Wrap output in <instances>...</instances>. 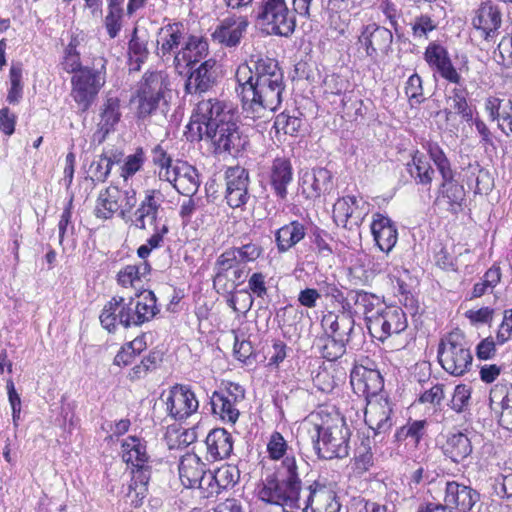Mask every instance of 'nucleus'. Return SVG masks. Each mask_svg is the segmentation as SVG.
<instances>
[{
    "label": "nucleus",
    "mask_w": 512,
    "mask_h": 512,
    "mask_svg": "<svg viewBox=\"0 0 512 512\" xmlns=\"http://www.w3.org/2000/svg\"><path fill=\"white\" fill-rule=\"evenodd\" d=\"M215 474L223 489L233 487L240 479V471L234 465H223L215 470Z\"/></svg>",
    "instance_id": "61"
},
{
    "label": "nucleus",
    "mask_w": 512,
    "mask_h": 512,
    "mask_svg": "<svg viewBox=\"0 0 512 512\" xmlns=\"http://www.w3.org/2000/svg\"><path fill=\"white\" fill-rule=\"evenodd\" d=\"M121 447L122 459L131 468V481L125 497L132 506L139 507L148 494L152 460L147 454L146 445L135 436L126 438Z\"/></svg>",
    "instance_id": "3"
},
{
    "label": "nucleus",
    "mask_w": 512,
    "mask_h": 512,
    "mask_svg": "<svg viewBox=\"0 0 512 512\" xmlns=\"http://www.w3.org/2000/svg\"><path fill=\"white\" fill-rule=\"evenodd\" d=\"M427 152L431 160L436 165L440 175L447 178L453 170L451 169L450 162L440 146L437 143H428Z\"/></svg>",
    "instance_id": "54"
},
{
    "label": "nucleus",
    "mask_w": 512,
    "mask_h": 512,
    "mask_svg": "<svg viewBox=\"0 0 512 512\" xmlns=\"http://www.w3.org/2000/svg\"><path fill=\"white\" fill-rule=\"evenodd\" d=\"M227 304L234 312L246 313L252 307L253 299L251 294L246 291H240L238 294H231L227 298Z\"/></svg>",
    "instance_id": "62"
},
{
    "label": "nucleus",
    "mask_w": 512,
    "mask_h": 512,
    "mask_svg": "<svg viewBox=\"0 0 512 512\" xmlns=\"http://www.w3.org/2000/svg\"><path fill=\"white\" fill-rule=\"evenodd\" d=\"M229 118H233L232 107L225 101L209 98L200 101L187 125L186 135L190 141H200L205 134Z\"/></svg>",
    "instance_id": "5"
},
{
    "label": "nucleus",
    "mask_w": 512,
    "mask_h": 512,
    "mask_svg": "<svg viewBox=\"0 0 512 512\" xmlns=\"http://www.w3.org/2000/svg\"><path fill=\"white\" fill-rule=\"evenodd\" d=\"M393 35L389 29L368 24L363 27L358 37V44L368 57L375 58L378 50L387 48L392 43Z\"/></svg>",
    "instance_id": "25"
},
{
    "label": "nucleus",
    "mask_w": 512,
    "mask_h": 512,
    "mask_svg": "<svg viewBox=\"0 0 512 512\" xmlns=\"http://www.w3.org/2000/svg\"><path fill=\"white\" fill-rule=\"evenodd\" d=\"M62 69L67 73L76 74L79 70L83 69L81 66L80 54L76 50V44L71 41L64 50V55L61 61Z\"/></svg>",
    "instance_id": "55"
},
{
    "label": "nucleus",
    "mask_w": 512,
    "mask_h": 512,
    "mask_svg": "<svg viewBox=\"0 0 512 512\" xmlns=\"http://www.w3.org/2000/svg\"><path fill=\"white\" fill-rule=\"evenodd\" d=\"M168 86L169 78L165 71H147L142 76L137 90L162 100Z\"/></svg>",
    "instance_id": "41"
},
{
    "label": "nucleus",
    "mask_w": 512,
    "mask_h": 512,
    "mask_svg": "<svg viewBox=\"0 0 512 512\" xmlns=\"http://www.w3.org/2000/svg\"><path fill=\"white\" fill-rule=\"evenodd\" d=\"M436 23L428 15H420L412 24V31L415 37H426L427 34L436 29Z\"/></svg>",
    "instance_id": "63"
},
{
    "label": "nucleus",
    "mask_w": 512,
    "mask_h": 512,
    "mask_svg": "<svg viewBox=\"0 0 512 512\" xmlns=\"http://www.w3.org/2000/svg\"><path fill=\"white\" fill-rule=\"evenodd\" d=\"M122 9L119 0H110L109 11L105 18L107 32L111 38L117 36L121 29Z\"/></svg>",
    "instance_id": "53"
},
{
    "label": "nucleus",
    "mask_w": 512,
    "mask_h": 512,
    "mask_svg": "<svg viewBox=\"0 0 512 512\" xmlns=\"http://www.w3.org/2000/svg\"><path fill=\"white\" fill-rule=\"evenodd\" d=\"M424 59L442 78L454 84L460 83L461 76L453 66L447 49L441 44L431 42L425 49Z\"/></svg>",
    "instance_id": "17"
},
{
    "label": "nucleus",
    "mask_w": 512,
    "mask_h": 512,
    "mask_svg": "<svg viewBox=\"0 0 512 512\" xmlns=\"http://www.w3.org/2000/svg\"><path fill=\"white\" fill-rule=\"evenodd\" d=\"M293 171L291 163L286 158H276L270 169V184L277 197L284 200L287 196V186L292 182Z\"/></svg>",
    "instance_id": "36"
},
{
    "label": "nucleus",
    "mask_w": 512,
    "mask_h": 512,
    "mask_svg": "<svg viewBox=\"0 0 512 512\" xmlns=\"http://www.w3.org/2000/svg\"><path fill=\"white\" fill-rule=\"evenodd\" d=\"M370 205L362 197L345 196L333 206V220L337 226L352 230L358 228L369 214Z\"/></svg>",
    "instance_id": "12"
},
{
    "label": "nucleus",
    "mask_w": 512,
    "mask_h": 512,
    "mask_svg": "<svg viewBox=\"0 0 512 512\" xmlns=\"http://www.w3.org/2000/svg\"><path fill=\"white\" fill-rule=\"evenodd\" d=\"M119 195L118 186L111 185L102 190L96 200L95 216L103 220L112 218L119 210V205L117 204Z\"/></svg>",
    "instance_id": "42"
},
{
    "label": "nucleus",
    "mask_w": 512,
    "mask_h": 512,
    "mask_svg": "<svg viewBox=\"0 0 512 512\" xmlns=\"http://www.w3.org/2000/svg\"><path fill=\"white\" fill-rule=\"evenodd\" d=\"M121 158L122 153L114 151L110 154L104 153L97 160H94L89 167L92 180L104 182L110 175L112 166L119 163Z\"/></svg>",
    "instance_id": "45"
},
{
    "label": "nucleus",
    "mask_w": 512,
    "mask_h": 512,
    "mask_svg": "<svg viewBox=\"0 0 512 512\" xmlns=\"http://www.w3.org/2000/svg\"><path fill=\"white\" fill-rule=\"evenodd\" d=\"M301 190L307 198H317L331 186V174L325 168L306 171L301 178Z\"/></svg>",
    "instance_id": "35"
},
{
    "label": "nucleus",
    "mask_w": 512,
    "mask_h": 512,
    "mask_svg": "<svg viewBox=\"0 0 512 512\" xmlns=\"http://www.w3.org/2000/svg\"><path fill=\"white\" fill-rule=\"evenodd\" d=\"M512 336V309L505 311L502 323L498 329L497 343L502 345Z\"/></svg>",
    "instance_id": "64"
},
{
    "label": "nucleus",
    "mask_w": 512,
    "mask_h": 512,
    "mask_svg": "<svg viewBox=\"0 0 512 512\" xmlns=\"http://www.w3.org/2000/svg\"><path fill=\"white\" fill-rule=\"evenodd\" d=\"M438 360L447 373L456 377L470 370L473 356L460 331H453L442 338L438 347Z\"/></svg>",
    "instance_id": "6"
},
{
    "label": "nucleus",
    "mask_w": 512,
    "mask_h": 512,
    "mask_svg": "<svg viewBox=\"0 0 512 512\" xmlns=\"http://www.w3.org/2000/svg\"><path fill=\"white\" fill-rule=\"evenodd\" d=\"M370 228L379 249L390 252L398 240L397 228L393 221L381 213H375Z\"/></svg>",
    "instance_id": "27"
},
{
    "label": "nucleus",
    "mask_w": 512,
    "mask_h": 512,
    "mask_svg": "<svg viewBox=\"0 0 512 512\" xmlns=\"http://www.w3.org/2000/svg\"><path fill=\"white\" fill-rule=\"evenodd\" d=\"M204 139H209L218 154L228 153L237 156L248 144V138L243 134L239 125L229 118L212 131L205 134Z\"/></svg>",
    "instance_id": "10"
},
{
    "label": "nucleus",
    "mask_w": 512,
    "mask_h": 512,
    "mask_svg": "<svg viewBox=\"0 0 512 512\" xmlns=\"http://www.w3.org/2000/svg\"><path fill=\"white\" fill-rule=\"evenodd\" d=\"M252 66L248 64H241L238 66L235 74L236 81L238 83V87L236 88L237 93L241 98V102L243 103L244 91L247 87L254 86L255 83V73H254V63L255 61H251Z\"/></svg>",
    "instance_id": "51"
},
{
    "label": "nucleus",
    "mask_w": 512,
    "mask_h": 512,
    "mask_svg": "<svg viewBox=\"0 0 512 512\" xmlns=\"http://www.w3.org/2000/svg\"><path fill=\"white\" fill-rule=\"evenodd\" d=\"M442 177V183L436 197V204L443 205L446 210L456 213L462 205L465 198L464 187L454 180V172H451L447 178Z\"/></svg>",
    "instance_id": "30"
},
{
    "label": "nucleus",
    "mask_w": 512,
    "mask_h": 512,
    "mask_svg": "<svg viewBox=\"0 0 512 512\" xmlns=\"http://www.w3.org/2000/svg\"><path fill=\"white\" fill-rule=\"evenodd\" d=\"M119 194V198L117 199V204L119 205L118 212L121 217H124L136 206V190L130 185H124L123 188H119Z\"/></svg>",
    "instance_id": "57"
},
{
    "label": "nucleus",
    "mask_w": 512,
    "mask_h": 512,
    "mask_svg": "<svg viewBox=\"0 0 512 512\" xmlns=\"http://www.w3.org/2000/svg\"><path fill=\"white\" fill-rule=\"evenodd\" d=\"M267 453L271 460L284 462L287 458H292L297 463L292 448L289 447L282 434L277 431L271 434L267 442Z\"/></svg>",
    "instance_id": "46"
},
{
    "label": "nucleus",
    "mask_w": 512,
    "mask_h": 512,
    "mask_svg": "<svg viewBox=\"0 0 512 512\" xmlns=\"http://www.w3.org/2000/svg\"><path fill=\"white\" fill-rule=\"evenodd\" d=\"M245 398L244 388L233 382L224 383L211 396L213 414L222 421L235 424L240 415V404Z\"/></svg>",
    "instance_id": "9"
},
{
    "label": "nucleus",
    "mask_w": 512,
    "mask_h": 512,
    "mask_svg": "<svg viewBox=\"0 0 512 512\" xmlns=\"http://www.w3.org/2000/svg\"><path fill=\"white\" fill-rule=\"evenodd\" d=\"M248 21L243 17H229L224 19L212 33V37L219 44L226 47L239 45L246 33Z\"/></svg>",
    "instance_id": "26"
},
{
    "label": "nucleus",
    "mask_w": 512,
    "mask_h": 512,
    "mask_svg": "<svg viewBox=\"0 0 512 512\" xmlns=\"http://www.w3.org/2000/svg\"><path fill=\"white\" fill-rule=\"evenodd\" d=\"M164 402L168 415L175 420H184L199 408L195 393L184 385L173 386L168 391Z\"/></svg>",
    "instance_id": "13"
},
{
    "label": "nucleus",
    "mask_w": 512,
    "mask_h": 512,
    "mask_svg": "<svg viewBox=\"0 0 512 512\" xmlns=\"http://www.w3.org/2000/svg\"><path fill=\"white\" fill-rule=\"evenodd\" d=\"M443 452L453 462L459 463L472 452L470 439L461 432L451 434L443 445Z\"/></svg>",
    "instance_id": "43"
},
{
    "label": "nucleus",
    "mask_w": 512,
    "mask_h": 512,
    "mask_svg": "<svg viewBox=\"0 0 512 512\" xmlns=\"http://www.w3.org/2000/svg\"><path fill=\"white\" fill-rule=\"evenodd\" d=\"M485 110L492 121L498 122V128L506 135L512 134V100L488 97Z\"/></svg>",
    "instance_id": "33"
},
{
    "label": "nucleus",
    "mask_w": 512,
    "mask_h": 512,
    "mask_svg": "<svg viewBox=\"0 0 512 512\" xmlns=\"http://www.w3.org/2000/svg\"><path fill=\"white\" fill-rule=\"evenodd\" d=\"M152 161L159 180L170 183L180 194L193 196L200 186L197 169L186 161L173 160L157 145L152 151Z\"/></svg>",
    "instance_id": "4"
},
{
    "label": "nucleus",
    "mask_w": 512,
    "mask_h": 512,
    "mask_svg": "<svg viewBox=\"0 0 512 512\" xmlns=\"http://www.w3.org/2000/svg\"><path fill=\"white\" fill-rule=\"evenodd\" d=\"M348 342L341 338L326 336L321 346L323 357L329 361L337 360L346 352Z\"/></svg>",
    "instance_id": "50"
},
{
    "label": "nucleus",
    "mask_w": 512,
    "mask_h": 512,
    "mask_svg": "<svg viewBox=\"0 0 512 512\" xmlns=\"http://www.w3.org/2000/svg\"><path fill=\"white\" fill-rule=\"evenodd\" d=\"M321 325L326 336L341 338L350 341L351 333L354 330V317L350 312L339 311L338 313L328 312L321 320Z\"/></svg>",
    "instance_id": "29"
},
{
    "label": "nucleus",
    "mask_w": 512,
    "mask_h": 512,
    "mask_svg": "<svg viewBox=\"0 0 512 512\" xmlns=\"http://www.w3.org/2000/svg\"><path fill=\"white\" fill-rule=\"evenodd\" d=\"M255 83L247 87L243 96V111L252 119L264 118L282 102L283 73L277 61L260 57L254 63Z\"/></svg>",
    "instance_id": "1"
},
{
    "label": "nucleus",
    "mask_w": 512,
    "mask_h": 512,
    "mask_svg": "<svg viewBox=\"0 0 512 512\" xmlns=\"http://www.w3.org/2000/svg\"><path fill=\"white\" fill-rule=\"evenodd\" d=\"M239 264L236 253L233 248L227 249L221 253L214 265L213 285L219 291H227L228 272Z\"/></svg>",
    "instance_id": "40"
},
{
    "label": "nucleus",
    "mask_w": 512,
    "mask_h": 512,
    "mask_svg": "<svg viewBox=\"0 0 512 512\" xmlns=\"http://www.w3.org/2000/svg\"><path fill=\"white\" fill-rule=\"evenodd\" d=\"M209 53V45L206 39L196 35L187 37L180 50L172 57L173 66L175 70L182 74L187 67L205 59Z\"/></svg>",
    "instance_id": "14"
},
{
    "label": "nucleus",
    "mask_w": 512,
    "mask_h": 512,
    "mask_svg": "<svg viewBox=\"0 0 512 512\" xmlns=\"http://www.w3.org/2000/svg\"><path fill=\"white\" fill-rule=\"evenodd\" d=\"M392 408L384 399L368 400L365 409V423L375 435L387 434L393 426Z\"/></svg>",
    "instance_id": "20"
},
{
    "label": "nucleus",
    "mask_w": 512,
    "mask_h": 512,
    "mask_svg": "<svg viewBox=\"0 0 512 512\" xmlns=\"http://www.w3.org/2000/svg\"><path fill=\"white\" fill-rule=\"evenodd\" d=\"M306 226L297 221L283 225L275 232V243L280 253H285L296 246L306 236Z\"/></svg>",
    "instance_id": "38"
},
{
    "label": "nucleus",
    "mask_w": 512,
    "mask_h": 512,
    "mask_svg": "<svg viewBox=\"0 0 512 512\" xmlns=\"http://www.w3.org/2000/svg\"><path fill=\"white\" fill-rule=\"evenodd\" d=\"M256 21L268 34L289 36L295 28V20L285 0H262L257 7Z\"/></svg>",
    "instance_id": "7"
},
{
    "label": "nucleus",
    "mask_w": 512,
    "mask_h": 512,
    "mask_svg": "<svg viewBox=\"0 0 512 512\" xmlns=\"http://www.w3.org/2000/svg\"><path fill=\"white\" fill-rule=\"evenodd\" d=\"M100 322L103 328L112 332L118 324L124 327L133 326L132 317L125 310L123 297H113L103 308L100 314Z\"/></svg>",
    "instance_id": "31"
},
{
    "label": "nucleus",
    "mask_w": 512,
    "mask_h": 512,
    "mask_svg": "<svg viewBox=\"0 0 512 512\" xmlns=\"http://www.w3.org/2000/svg\"><path fill=\"white\" fill-rule=\"evenodd\" d=\"M471 398V388L465 384H459L455 387L451 399L450 407L457 413L468 409Z\"/></svg>",
    "instance_id": "56"
},
{
    "label": "nucleus",
    "mask_w": 512,
    "mask_h": 512,
    "mask_svg": "<svg viewBox=\"0 0 512 512\" xmlns=\"http://www.w3.org/2000/svg\"><path fill=\"white\" fill-rule=\"evenodd\" d=\"M302 126V120L297 116H291L288 113H280L276 116L274 128L276 132H283L287 135H295Z\"/></svg>",
    "instance_id": "52"
},
{
    "label": "nucleus",
    "mask_w": 512,
    "mask_h": 512,
    "mask_svg": "<svg viewBox=\"0 0 512 512\" xmlns=\"http://www.w3.org/2000/svg\"><path fill=\"white\" fill-rule=\"evenodd\" d=\"M249 174L242 167H231L226 172L225 199L231 208L244 206L250 198L248 193Z\"/></svg>",
    "instance_id": "15"
},
{
    "label": "nucleus",
    "mask_w": 512,
    "mask_h": 512,
    "mask_svg": "<svg viewBox=\"0 0 512 512\" xmlns=\"http://www.w3.org/2000/svg\"><path fill=\"white\" fill-rule=\"evenodd\" d=\"M409 172L415 180L423 185L430 184L433 179L434 170L430 164L425 160L424 155L415 154L412 159V164H408Z\"/></svg>",
    "instance_id": "47"
},
{
    "label": "nucleus",
    "mask_w": 512,
    "mask_h": 512,
    "mask_svg": "<svg viewBox=\"0 0 512 512\" xmlns=\"http://www.w3.org/2000/svg\"><path fill=\"white\" fill-rule=\"evenodd\" d=\"M309 495L303 512H339L340 503L335 492L325 485L315 482L309 487Z\"/></svg>",
    "instance_id": "24"
},
{
    "label": "nucleus",
    "mask_w": 512,
    "mask_h": 512,
    "mask_svg": "<svg viewBox=\"0 0 512 512\" xmlns=\"http://www.w3.org/2000/svg\"><path fill=\"white\" fill-rule=\"evenodd\" d=\"M185 40L184 27L181 23L167 24L159 29L157 34V55L168 61L180 50Z\"/></svg>",
    "instance_id": "21"
},
{
    "label": "nucleus",
    "mask_w": 512,
    "mask_h": 512,
    "mask_svg": "<svg viewBox=\"0 0 512 512\" xmlns=\"http://www.w3.org/2000/svg\"><path fill=\"white\" fill-rule=\"evenodd\" d=\"M350 383L356 394L367 401L378 395L383 388V379L379 371L364 366L355 367L350 375Z\"/></svg>",
    "instance_id": "19"
},
{
    "label": "nucleus",
    "mask_w": 512,
    "mask_h": 512,
    "mask_svg": "<svg viewBox=\"0 0 512 512\" xmlns=\"http://www.w3.org/2000/svg\"><path fill=\"white\" fill-rule=\"evenodd\" d=\"M502 23V15L499 7L492 1L482 2L474 12L473 27L485 40L492 39Z\"/></svg>",
    "instance_id": "18"
},
{
    "label": "nucleus",
    "mask_w": 512,
    "mask_h": 512,
    "mask_svg": "<svg viewBox=\"0 0 512 512\" xmlns=\"http://www.w3.org/2000/svg\"><path fill=\"white\" fill-rule=\"evenodd\" d=\"M151 267L147 261H139L123 267L117 274V282L124 288H134L136 293L144 290V282L148 279Z\"/></svg>",
    "instance_id": "34"
},
{
    "label": "nucleus",
    "mask_w": 512,
    "mask_h": 512,
    "mask_svg": "<svg viewBox=\"0 0 512 512\" xmlns=\"http://www.w3.org/2000/svg\"><path fill=\"white\" fill-rule=\"evenodd\" d=\"M205 443L207 454L214 461L227 458L233 450L232 436L223 428L210 431Z\"/></svg>",
    "instance_id": "37"
},
{
    "label": "nucleus",
    "mask_w": 512,
    "mask_h": 512,
    "mask_svg": "<svg viewBox=\"0 0 512 512\" xmlns=\"http://www.w3.org/2000/svg\"><path fill=\"white\" fill-rule=\"evenodd\" d=\"M218 77L217 61L214 58H209L190 71L185 83V91L188 94L207 92L216 84Z\"/></svg>",
    "instance_id": "16"
},
{
    "label": "nucleus",
    "mask_w": 512,
    "mask_h": 512,
    "mask_svg": "<svg viewBox=\"0 0 512 512\" xmlns=\"http://www.w3.org/2000/svg\"><path fill=\"white\" fill-rule=\"evenodd\" d=\"M349 297L354 303L356 313H361L365 316L367 325L368 317L371 314H376L378 310L380 312L383 308L379 297L365 291H351Z\"/></svg>",
    "instance_id": "44"
},
{
    "label": "nucleus",
    "mask_w": 512,
    "mask_h": 512,
    "mask_svg": "<svg viewBox=\"0 0 512 512\" xmlns=\"http://www.w3.org/2000/svg\"><path fill=\"white\" fill-rule=\"evenodd\" d=\"M240 265L256 261L262 254V248L257 243H247L233 248Z\"/></svg>",
    "instance_id": "60"
},
{
    "label": "nucleus",
    "mask_w": 512,
    "mask_h": 512,
    "mask_svg": "<svg viewBox=\"0 0 512 512\" xmlns=\"http://www.w3.org/2000/svg\"><path fill=\"white\" fill-rule=\"evenodd\" d=\"M132 300L135 304V313L132 317L133 326H139L150 321L159 312L155 294L150 290H142L136 293Z\"/></svg>",
    "instance_id": "39"
},
{
    "label": "nucleus",
    "mask_w": 512,
    "mask_h": 512,
    "mask_svg": "<svg viewBox=\"0 0 512 512\" xmlns=\"http://www.w3.org/2000/svg\"><path fill=\"white\" fill-rule=\"evenodd\" d=\"M320 458H344L349 454V429L340 417L321 418V413H312L305 421Z\"/></svg>",
    "instance_id": "2"
},
{
    "label": "nucleus",
    "mask_w": 512,
    "mask_h": 512,
    "mask_svg": "<svg viewBox=\"0 0 512 512\" xmlns=\"http://www.w3.org/2000/svg\"><path fill=\"white\" fill-rule=\"evenodd\" d=\"M407 327V319L403 310L396 306L383 307L376 314L368 317V330L370 334L380 341H384L393 334H399Z\"/></svg>",
    "instance_id": "11"
},
{
    "label": "nucleus",
    "mask_w": 512,
    "mask_h": 512,
    "mask_svg": "<svg viewBox=\"0 0 512 512\" xmlns=\"http://www.w3.org/2000/svg\"><path fill=\"white\" fill-rule=\"evenodd\" d=\"M122 117L121 101L117 96L108 94L104 99L100 111L99 122L97 123L98 140L103 141L108 134L114 132Z\"/></svg>",
    "instance_id": "23"
},
{
    "label": "nucleus",
    "mask_w": 512,
    "mask_h": 512,
    "mask_svg": "<svg viewBox=\"0 0 512 512\" xmlns=\"http://www.w3.org/2000/svg\"><path fill=\"white\" fill-rule=\"evenodd\" d=\"M196 488L201 491L202 496L205 498L218 495L222 490H224L220 485V482L217 480L215 471L212 472L208 470L204 472V475L201 478V484L197 485Z\"/></svg>",
    "instance_id": "58"
},
{
    "label": "nucleus",
    "mask_w": 512,
    "mask_h": 512,
    "mask_svg": "<svg viewBox=\"0 0 512 512\" xmlns=\"http://www.w3.org/2000/svg\"><path fill=\"white\" fill-rule=\"evenodd\" d=\"M405 94L411 105L420 104L424 101L422 79L417 73L408 78L405 85Z\"/></svg>",
    "instance_id": "59"
},
{
    "label": "nucleus",
    "mask_w": 512,
    "mask_h": 512,
    "mask_svg": "<svg viewBox=\"0 0 512 512\" xmlns=\"http://www.w3.org/2000/svg\"><path fill=\"white\" fill-rule=\"evenodd\" d=\"M104 64L100 69L85 67L71 78V96L78 108L85 112L94 103L99 91L106 82Z\"/></svg>",
    "instance_id": "8"
},
{
    "label": "nucleus",
    "mask_w": 512,
    "mask_h": 512,
    "mask_svg": "<svg viewBox=\"0 0 512 512\" xmlns=\"http://www.w3.org/2000/svg\"><path fill=\"white\" fill-rule=\"evenodd\" d=\"M479 499V494L472 488L455 481L447 482L444 506L449 511H470Z\"/></svg>",
    "instance_id": "22"
},
{
    "label": "nucleus",
    "mask_w": 512,
    "mask_h": 512,
    "mask_svg": "<svg viewBox=\"0 0 512 512\" xmlns=\"http://www.w3.org/2000/svg\"><path fill=\"white\" fill-rule=\"evenodd\" d=\"M131 101L136 104L137 117L145 119L156 112L161 99L137 90L136 95Z\"/></svg>",
    "instance_id": "48"
},
{
    "label": "nucleus",
    "mask_w": 512,
    "mask_h": 512,
    "mask_svg": "<svg viewBox=\"0 0 512 512\" xmlns=\"http://www.w3.org/2000/svg\"><path fill=\"white\" fill-rule=\"evenodd\" d=\"M145 161L142 149H138L134 154L128 155L121 166L120 176L125 186H128L129 179L143 167Z\"/></svg>",
    "instance_id": "49"
},
{
    "label": "nucleus",
    "mask_w": 512,
    "mask_h": 512,
    "mask_svg": "<svg viewBox=\"0 0 512 512\" xmlns=\"http://www.w3.org/2000/svg\"><path fill=\"white\" fill-rule=\"evenodd\" d=\"M179 479L185 488L194 489L201 484V478L206 471L205 463L194 453L181 457L178 465Z\"/></svg>",
    "instance_id": "32"
},
{
    "label": "nucleus",
    "mask_w": 512,
    "mask_h": 512,
    "mask_svg": "<svg viewBox=\"0 0 512 512\" xmlns=\"http://www.w3.org/2000/svg\"><path fill=\"white\" fill-rule=\"evenodd\" d=\"M162 193L158 189H149L135 211V225L140 229L158 225L157 218L161 205Z\"/></svg>",
    "instance_id": "28"
}]
</instances>
